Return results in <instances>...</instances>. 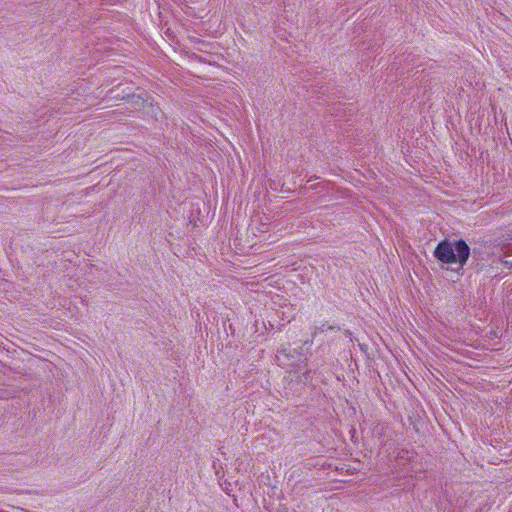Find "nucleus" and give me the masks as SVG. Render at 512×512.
Returning <instances> with one entry per match:
<instances>
[{
	"label": "nucleus",
	"mask_w": 512,
	"mask_h": 512,
	"mask_svg": "<svg viewBox=\"0 0 512 512\" xmlns=\"http://www.w3.org/2000/svg\"><path fill=\"white\" fill-rule=\"evenodd\" d=\"M433 256L443 264H458L462 269L470 257V247L463 239L454 242L444 239L435 247Z\"/></svg>",
	"instance_id": "nucleus-1"
},
{
	"label": "nucleus",
	"mask_w": 512,
	"mask_h": 512,
	"mask_svg": "<svg viewBox=\"0 0 512 512\" xmlns=\"http://www.w3.org/2000/svg\"><path fill=\"white\" fill-rule=\"evenodd\" d=\"M303 345L304 346L308 345V347H310L312 345V340L305 341Z\"/></svg>",
	"instance_id": "nucleus-4"
},
{
	"label": "nucleus",
	"mask_w": 512,
	"mask_h": 512,
	"mask_svg": "<svg viewBox=\"0 0 512 512\" xmlns=\"http://www.w3.org/2000/svg\"><path fill=\"white\" fill-rule=\"evenodd\" d=\"M339 330V328L335 327V326H332V325H328V324H322L321 326L319 327H315L312 335L313 337H315L316 335L320 334V333H323L327 330Z\"/></svg>",
	"instance_id": "nucleus-2"
},
{
	"label": "nucleus",
	"mask_w": 512,
	"mask_h": 512,
	"mask_svg": "<svg viewBox=\"0 0 512 512\" xmlns=\"http://www.w3.org/2000/svg\"><path fill=\"white\" fill-rule=\"evenodd\" d=\"M280 354L284 355V356H288V353H287V349L283 348L279 351Z\"/></svg>",
	"instance_id": "nucleus-3"
}]
</instances>
